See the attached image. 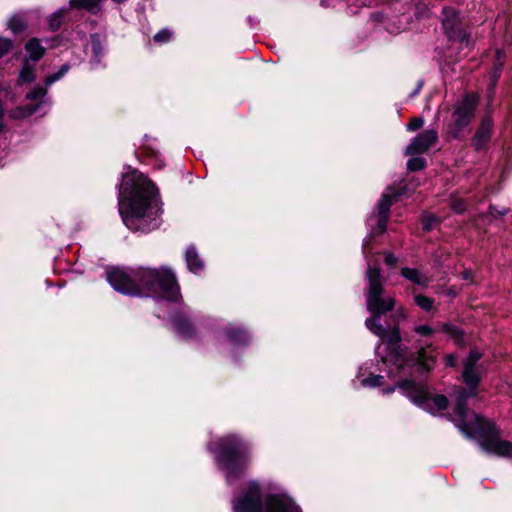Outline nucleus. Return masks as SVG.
<instances>
[{
	"instance_id": "nucleus-20",
	"label": "nucleus",
	"mask_w": 512,
	"mask_h": 512,
	"mask_svg": "<svg viewBox=\"0 0 512 512\" xmlns=\"http://www.w3.org/2000/svg\"><path fill=\"white\" fill-rule=\"evenodd\" d=\"M19 80L22 83L31 82L34 80V69L29 63L24 64L19 75Z\"/></svg>"
},
{
	"instance_id": "nucleus-38",
	"label": "nucleus",
	"mask_w": 512,
	"mask_h": 512,
	"mask_svg": "<svg viewBox=\"0 0 512 512\" xmlns=\"http://www.w3.org/2000/svg\"><path fill=\"white\" fill-rule=\"evenodd\" d=\"M237 333H240V334H243L239 329H234V328H231L229 331H228V335L229 337L232 339V340H238L236 334Z\"/></svg>"
},
{
	"instance_id": "nucleus-41",
	"label": "nucleus",
	"mask_w": 512,
	"mask_h": 512,
	"mask_svg": "<svg viewBox=\"0 0 512 512\" xmlns=\"http://www.w3.org/2000/svg\"><path fill=\"white\" fill-rule=\"evenodd\" d=\"M443 331H444V332H446V333H451V334L455 332V331H454V330H452V328H451L449 325H447V324H444V325H443Z\"/></svg>"
},
{
	"instance_id": "nucleus-5",
	"label": "nucleus",
	"mask_w": 512,
	"mask_h": 512,
	"mask_svg": "<svg viewBox=\"0 0 512 512\" xmlns=\"http://www.w3.org/2000/svg\"><path fill=\"white\" fill-rule=\"evenodd\" d=\"M233 508L235 512H262L259 487L256 484H251L247 491L234 501ZM265 512L301 511L290 497L280 494L267 498Z\"/></svg>"
},
{
	"instance_id": "nucleus-35",
	"label": "nucleus",
	"mask_w": 512,
	"mask_h": 512,
	"mask_svg": "<svg viewBox=\"0 0 512 512\" xmlns=\"http://www.w3.org/2000/svg\"><path fill=\"white\" fill-rule=\"evenodd\" d=\"M60 16H61V13H56L54 14L51 19H50V27L52 30H56L59 28L60 26Z\"/></svg>"
},
{
	"instance_id": "nucleus-18",
	"label": "nucleus",
	"mask_w": 512,
	"mask_h": 512,
	"mask_svg": "<svg viewBox=\"0 0 512 512\" xmlns=\"http://www.w3.org/2000/svg\"><path fill=\"white\" fill-rule=\"evenodd\" d=\"M417 361L424 370H430L435 362V357L432 355H426V350L421 348L418 351Z\"/></svg>"
},
{
	"instance_id": "nucleus-15",
	"label": "nucleus",
	"mask_w": 512,
	"mask_h": 512,
	"mask_svg": "<svg viewBox=\"0 0 512 512\" xmlns=\"http://www.w3.org/2000/svg\"><path fill=\"white\" fill-rule=\"evenodd\" d=\"M186 262L190 271L197 273L203 268V263L199 259L198 253L194 248H188L186 251Z\"/></svg>"
},
{
	"instance_id": "nucleus-8",
	"label": "nucleus",
	"mask_w": 512,
	"mask_h": 512,
	"mask_svg": "<svg viewBox=\"0 0 512 512\" xmlns=\"http://www.w3.org/2000/svg\"><path fill=\"white\" fill-rule=\"evenodd\" d=\"M398 387L405 391L406 396L411 401L432 414L445 410L448 406V400L445 396L430 397L422 386L416 385L412 381H405L399 384Z\"/></svg>"
},
{
	"instance_id": "nucleus-28",
	"label": "nucleus",
	"mask_w": 512,
	"mask_h": 512,
	"mask_svg": "<svg viewBox=\"0 0 512 512\" xmlns=\"http://www.w3.org/2000/svg\"><path fill=\"white\" fill-rule=\"evenodd\" d=\"M170 38H171V32L167 29H163V30L159 31L154 36V40L159 43H165V42L169 41Z\"/></svg>"
},
{
	"instance_id": "nucleus-31",
	"label": "nucleus",
	"mask_w": 512,
	"mask_h": 512,
	"mask_svg": "<svg viewBox=\"0 0 512 512\" xmlns=\"http://www.w3.org/2000/svg\"><path fill=\"white\" fill-rule=\"evenodd\" d=\"M46 94V90L42 87L35 88L32 92L28 94V98L31 100H37L44 97Z\"/></svg>"
},
{
	"instance_id": "nucleus-21",
	"label": "nucleus",
	"mask_w": 512,
	"mask_h": 512,
	"mask_svg": "<svg viewBox=\"0 0 512 512\" xmlns=\"http://www.w3.org/2000/svg\"><path fill=\"white\" fill-rule=\"evenodd\" d=\"M415 303L422 308L425 311H430L433 308V300L429 297H426L424 295H416L415 296Z\"/></svg>"
},
{
	"instance_id": "nucleus-13",
	"label": "nucleus",
	"mask_w": 512,
	"mask_h": 512,
	"mask_svg": "<svg viewBox=\"0 0 512 512\" xmlns=\"http://www.w3.org/2000/svg\"><path fill=\"white\" fill-rule=\"evenodd\" d=\"M393 196L394 195L390 193H384L379 201L377 210L379 215L378 228L380 232H383L386 229L389 209L393 202Z\"/></svg>"
},
{
	"instance_id": "nucleus-16",
	"label": "nucleus",
	"mask_w": 512,
	"mask_h": 512,
	"mask_svg": "<svg viewBox=\"0 0 512 512\" xmlns=\"http://www.w3.org/2000/svg\"><path fill=\"white\" fill-rule=\"evenodd\" d=\"M26 52L33 61H38L44 55V48L40 45L38 39H31L26 44Z\"/></svg>"
},
{
	"instance_id": "nucleus-30",
	"label": "nucleus",
	"mask_w": 512,
	"mask_h": 512,
	"mask_svg": "<svg viewBox=\"0 0 512 512\" xmlns=\"http://www.w3.org/2000/svg\"><path fill=\"white\" fill-rule=\"evenodd\" d=\"M382 381H383V376L376 375V376H372V377L365 379L363 381V384L368 385V386H380L382 384Z\"/></svg>"
},
{
	"instance_id": "nucleus-14",
	"label": "nucleus",
	"mask_w": 512,
	"mask_h": 512,
	"mask_svg": "<svg viewBox=\"0 0 512 512\" xmlns=\"http://www.w3.org/2000/svg\"><path fill=\"white\" fill-rule=\"evenodd\" d=\"M401 275L407 280L422 287L428 286L430 282V279L425 274L414 268H402Z\"/></svg>"
},
{
	"instance_id": "nucleus-36",
	"label": "nucleus",
	"mask_w": 512,
	"mask_h": 512,
	"mask_svg": "<svg viewBox=\"0 0 512 512\" xmlns=\"http://www.w3.org/2000/svg\"><path fill=\"white\" fill-rule=\"evenodd\" d=\"M385 263L391 267L397 264V258L390 252L385 253Z\"/></svg>"
},
{
	"instance_id": "nucleus-33",
	"label": "nucleus",
	"mask_w": 512,
	"mask_h": 512,
	"mask_svg": "<svg viewBox=\"0 0 512 512\" xmlns=\"http://www.w3.org/2000/svg\"><path fill=\"white\" fill-rule=\"evenodd\" d=\"M91 40H92V48H93L94 53L96 55H99L101 53V49H102L99 37L97 35H93L91 37Z\"/></svg>"
},
{
	"instance_id": "nucleus-12",
	"label": "nucleus",
	"mask_w": 512,
	"mask_h": 512,
	"mask_svg": "<svg viewBox=\"0 0 512 512\" xmlns=\"http://www.w3.org/2000/svg\"><path fill=\"white\" fill-rule=\"evenodd\" d=\"M493 121L489 116L482 119L473 139L472 144L476 150L482 149L490 140Z\"/></svg>"
},
{
	"instance_id": "nucleus-29",
	"label": "nucleus",
	"mask_w": 512,
	"mask_h": 512,
	"mask_svg": "<svg viewBox=\"0 0 512 512\" xmlns=\"http://www.w3.org/2000/svg\"><path fill=\"white\" fill-rule=\"evenodd\" d=\"M12 48V42L7 39L0 37V57L6 54Z\"/></svg>"
},
{
	"instance_id": "nucleus-37",
	"label": "nucleus",
	"mask_w": 512,
	"mask_h": 512,
	"mask_svg": "<svg viewBox=\"0 0 512 512\" xmlns=\"http://www.w3.org/2000/svg\"><path fill=\"white\" fill-rule=\"evenodd\" d=\"M445 362L447 366H455L457 363V357L454 354H449L445 358Z\"/></svg>"
},
{
	"instance_id": "nucleus-1",
	"label": "nucleus",
	"mask_w": 512,
	"mask_h": 512,
	"mask_svg": "<svg viewBox=\"0 0 512 512\" xmlns=\"http://www.w3.org/2000/svg\"><path fill=\"white\" fill-rule=\"evenodd\" d=\"M159 206L152 183L139 171L124 174L119 188V212L133 231L149 232L159 222Z\"/></svg>"
},
{
	"instance_id": "nucleus-2",
	"label": "nucleus",
	"mask_w": 512,
	"mask_h": 512,
	"mask_svg": "<svg viewBox=\"0 0 512 512\" xmlns=\"http://www.w3.org/2000/svg\"><path fill=\"white\" fill-rule=\"evenodd\" d=\"M107 281L116 291L133 296L172 298L179 291L174 273L167 268L138 271L113 268L107 272Z\"/></svg>"
},
{
	"instance_id": "nucleus-10",
	"label": "nucleus",
	"mask_w": 512,
	"mask_h": 512,
	"mask_svg": "<svg viewBox=\"0 0 512 512\" xmlns=\"http://www.w3.org/2000/svg\"><path fill=\"white\" fill-rule=\"evenodd\" d=\"M437 139L438 137L435 130H426L413 139V141L407 146L405 154H422L432 147L436 143Z\"/></svg>"
},
{
	"instance_id": "nucleus-27",
	"label": "nucleus",
	"mask_w": 512,
	"mask_h": 512,
	"mask_svg": "<svg viewBox=\"0 0 512 512\" xmlns=\"http://www.w3.org/2000/svg\"><path fill=\"white\" fill-rule=\"evenodd\" d=\"M414 331L422 337H430L434 334V329L429 325H417Z\"/></svg>"
},
{
	"instance_id": "nucleus-11",
	"label": "nucleus",
	"mask_w": 512,
	"mask_h": 512,
	"mask_svg": "<svg viewBox=\"0 0 512 512\" xmlns=\"http://www.w3.org/2000/svg\"><path fill=\"white\" fill-rule=\"evenodd\" d=\"M458 22V14L455 10L450 8L443 9L442 25L448 38L451 40L461 38V40L463 41L464 37H462L461 33L457 31Z\"/></svg>"
},
{
	"instance_id": "nucleus-32",
	"label": "nucleus",
	"mask_w": 512,
	"mask_h": 512,
	"mask_svg": "<svg viewBox=\"0 0 512 512\" xmlns=\"http://www.w3.org/2000/svg\"><path fill=\"white\" fill-rule=\"evenodd\" d=\"M389 361H393L397 366L403 367L405 364V361L401 355L400 352L396 351L391 355V358Z\"/></svg>"
},
{
	"instance_id": "nucleus-9",
	"label": "nucleus",
	"mask_w": 512,
	"mask_h": 512,
	"mask_svg": "<svg viewBox=\"0 0 512 512\" xmlns=\"http://www.w3.org/2000/svg\"><path fill=\"white\" fill-rule=\"evenodd\" d=\"M246 449L242 446L239 439L235 436H228L221 440L217 461L223 469L227 471V478L232 475L234 464L240 457H244Z\"/></svg>"
},
{
	"instance_id": "nucleus-3",
	"label": "nucleus",
	"mask_w": 512,
	"mask_h": 512,
	"mask_svg": "<svg viewBox=\"0 0 512 512\" xmlns=\"http://www.w3.org/2000/svg\"><path fill=\"white\" fill-rule=\"evenodd\" d=\"M368 280V291L366 294V307L372 314L365 321V326L369 331L378 336L381 341L389 344H398L401 340L400 331L397 326L392 329H386L381 324V315L395 308L396 300L385 294L383 279L380 270L368 266L366 271Z\"/></svg>"
},
{
	"instance_id": "nucleus-26",
	"label": "nucleus",
	"mask_w": 512,
	"mask_h": 512,
	"mask_svg": "<svg viewBox=\"0 0 512 512\" xmlns=\"http://www.w3.org/2000/svg\"><path fill=\"white\" fill-rule=\"evenodd\" d=\"M35 111V108H16L15 110L11 111L10 116L12 118H24L28 117L31 114H33Z\"/></svg>"
},
{
	"instance_id": "nucleus-17",
	"label": "nucleus",
	"mask_w": 512,
	"mask_h": 512,
	"mask_svg": "<svg viewBox=\"0 0 512 512\" xmlns=\"http://www.w3.org/2000/svg\"><path fill=\"white\" fill-rule=\"evenodd\" d=\"M8 27L13 33H20L26 29V20L22 15L15 14L9 19Z\"/></svg>"
},
{
	"instance_id": "nucleus-25",
	"label": "nucleus",
	"mask_w": 512,
	"mask_h": 512,
	"mask_svg": "<svg viewBox=\"0 0 512 512\" xmlns=\"http://www.w3.org/2000/svg\"><path fill=\"white\" fill-rule=\"evenodd\" d=\"M425 166V161L423 158H411L407 162V167L410 171H417Z\"/></svg>"
},
{
	"instance_id": "nucleus-19",
	"label": "nucleus",
	"mask_w": 512,
	"mask_h": 512,
	"mask_svg": "<svg viewBox=\"0 0 512 512\" xmlns=\"http://www.w3.org/2000/svg\"><path fill=\"white\" fill-rule=\"evenodd\" d=\"M100 0H71L70 6L73 8H84L88 11L94 12L98 7Z\"/></svg>"
},
{
	"instance_id": "nucleus-4",
	"label": "nucleus",
	"mask_w": 512,
	"mask_h": 512,
	"mask_svg": "<svg viewBox=\"0 0 512 512\" xmlns=\"http://www.w3.org/2000/svg\"><path fill=\"white\" fill-rule=\"evenodd\" d=\"M469 417L475 420L473 426L468 425V418L461 419L460 423L457 424L458 428L465 435L471 436L479 433V444L485 452L498 457H512V443L502 439L499 431L495 429L494 425H491L490 423L484 424V419L474 413Z\"/></svg>"
},
{
	"instance_id": "nucleus-39",
	"label": "nucleus",
	"mask_w": 512,
	"mask_h": 512,
	"mask_svg": "<svg viewBox=\"0 0 512 512\" xmlns=\"http://www.w3.org/2000/svg\"><path fill=\"white\" fill-rule=\"evenodd\" d=\"M394 317L405 319L406 313H405L404 309L402 307L397 308L395 311Z\"/></svg>"
},
{
	"instance_id": "nucleus-34",
	"label": "nucleus",
	"mask_w": 512,
	"mask_h": 512,
	"mask_svg": "<svg viewBox=\"0 0 512 512\" xmlns=\"http://www.w3.org/2000/svg\"><path fill=\"white\" fill-rule=\"evenodd\" d=\"M424 121L422 118H415L413 119L407 126V128L411 131H415L422 127Z\"/></svg>"
},
{
	"instance_id": "nucleus-42",
	"label": "nucleus",
	"mask_w": 512,
	"mask_h": 512,
	"mask_svg": "<svg viewBox=\"0 0 512 512\" xmlns=\"http://www.w3.org/2000/svg\"><path fill=\"white\" fill-rule=\"evenodd\" d=\"M463 278L464 279H468L469 278V274L467 272L463 273Z\"/></svg>"
},
{
	"instance_id": "nucleus-23",
	"label": "nucleus",
	"mask_w": 512,
	"mask_h": 512,
	"mask_svg": "<svg viewBox=\"0 0 512 512\" xmlns=\"http://www.w3.org/2000/svg\"><path fill=\"white\" fill-rule=\"evenodd\" d=\"M437 222H438L437 217L432 214H425L422 217L423 228L427 231L433 229Z\"/></svg>"
},
{
	"instance_id": "nucleus-24",
	"label": "nucleus",
	"mask_w": 512,
	"mask_h": 512,
	"mask_svg": "<svg viewBox=\"0 0 512 512\" xmlns=\"http://www.w3.org/2000/svg\"><path fill=\"white\" fill-rule=\"evenodd\" d=\"M177 330L183 335H188L191 331L190 324L183 318H177L174 321Z\"/></svg>"
},
{
	"instance_id": "nucleus-40",
	"label": "nucleus",
	"mask_w": 512,
	"mask_h": 512,
	"mask_svg": "<svg viewBox=\"0 0 512 512\" xmlns=\"http://www.w3.org/2000/svg\"><path fill=\"white\" fill-rule=\"evenodd\" d=\"M453 209L456 212L460 213V212H462L464 210V206H463L462 203H460V204H453Z\"/></svg>"
},
{
	"instance_id": "nucleus-22",
	"label": "nucleus",
	"mask_w": 512,
	"mask_h": 512,
	"mask_svg": "<svg viewBox=\"0 0 512 512\" xmlns=\"http://www.w3.org/2000/svg\"><path fill=\"white\" fill-rule=\"evenodd\" d=\"M68 70H69V66L63 65L57 73H54L46 78V80H45L46 86H50L54 82L61 79L67 73Z\"/></svg>"
},
{
	"instance_id": "nucleus-7",
	"label": "nucleus",
	"mask_w": 512,
	"mask_h": 512,
	"mask_svg": "<svg viewBox=\"0 0 512 512\" xmlns=\"http://www.w3.org/2000/svg\"><path fill=\"white\" fill-rule=\"evenodd\" d=\"M478 105L476 94H466L454 104L448 132L453 138H457L465 127L472 121L475 109Z\"/></svg>"
},
{
	"instance_id": "nucleus-6",
	"label": "nucleus",
	"mask_w": 512,
	"mask_h": 512,
	"mask_svg": "<svg viewBox=\"0 0 512 512\" xmlns=\"http://www.w3.org/2000/svg\"><path fill=\"white\" fill-rule=\"evenodd\" d=\"M481 358V353L473 349L470 351L468 357L464 360V370L462 372L463 381L470 389V393H467L463 389H458L456 391V399H457V414L460 419L469 418L472 414L470 413L465 406L466 400L469 396H475V389L480 382V377L482 373V366L477 365V362Z\"/></svg>"
},
{
	"instance_id": "nucleus-43",
	"label": "nucleus",
	"mask_w": 512,
	"mask_h": 512,
	"mask_svg": "<svg viewBox=\"0 0 512 512\" xmlns=\"http://www.w3.org/2000/svg\"><path fill=\"white\" fill-rule=\"evenodd\" d=\"M394 389H395L394 387L393 388H389V389L385 390V392L389 393V392L394 391Z\"/></svg>"
}]
</instances>
